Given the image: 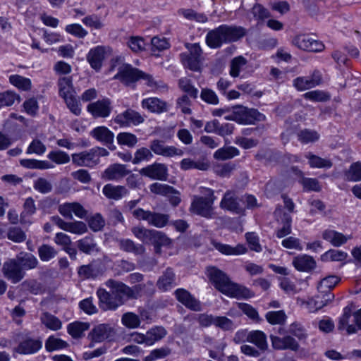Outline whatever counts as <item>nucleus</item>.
I'll use <instances>...</instances> for the list:
<instances>
[{
    "instance_id": "6",
    "label": "nucleus",
    "mask_w": 361,
    "mask_h": 361,
    "mask_svg": "<svg viewBox=\"0 0 361 361\" xmlns=\"http://www.w3.org/2000/svg\"><path fill=\"white\" fill-rule=\"evenodd\" d=\"M131 231L137 238L143 243L154 241L164 245L171 243V240L161 231L147 229L142 226H134Z\"/></svg>"
},
{
    "instance_id": "28",
    "label": "nucleus",
    "mask_w": 361,
    "mask_h": 361,
    "mask_svg": "<svg viewBox=\"0 0 361 361\" xmlns=\"http://www.w3.org/2000/svg\"><path fill=\"white\" fill-rule=\"evenodd\" d=\"M142 106L154 113L160 114L167 111L166 103L157 97H150L143 99Z\"/></svg>"
},
{
    "instance_id": "20",
    "label": "nucleus",
    "mask_w": 361,
    "mask_h": 361,
    "mask_svg": "<svg viewBox=\"0 0 361 361\" xmlns=\"http://www.w3.org/2000/svg\"><path fill=\"white\" fill-rule=\"evenodd\" d=\"M177 285L176 276L172 268L168 267L159 277L157 286L161 291H167Z\"/></svg>"
},
{
    "instance_id": "62",
    "label": "nucleus",
    "mask_w": 361,
    "mask_h": 361,
    "mask_svg": "<svg viewBox=\"0 0 361 361\" xmlns=\"http://www.w3.org/2000/svg\"><path fill=\"white\" fill-rule=\"evenodd\" d=\"M179 87L192 98H197L198 90L192 84L190 79L187 78H180L178 81Z\"/></svg>"
},
{
    "instance_id": "51",
    "label": "nucleus",
    "mask_w": 361,
    "mask_h": 361,
    "mask_svg": "<svg viewBox=\"0 0 361 361\" xmlns=\"http://www.w3.org/2000/svg\"><path fill=\"white\" fill-rule=\"evenodd\" d=\"M77 246L81 252L90 254L96 250L97 244L92 237L86 236L77 242Z\"/></svg>"
},
{
    "instance_id": "41",
    "label": "nucleus",
    "mask_w": 361,
    "mask_h": 361,
    "mask_svg": "<svg viewBox=\"0 0 361 361\" xmlns=\"http://www.w3.org/2000/svg\"><path fill=\"white\" fill-rule=\"evenodd\" d=\"M9 82L18 89L22 91H29L32 88V82L29 78L20 75H11L9 76Z\"/></svg>"
},
{
    "instance_id": "46",
    "label": "nucleus",
    "mask_w": 361,
    "mask_h": 361,
    "mask_svg": "<svg viewBox=\"0 0 361 361\" xmlns=\"http://www.w3.org/2000/svg\"><path fill=\"white\" fill-rule=\"evenodd\" d=\"M180 169L182 170L186 171L192 169H196L201 171H206L208 169L209 165L207 162L197 161H195L191 159H183L180 161Z\"/></svg>"
},
{
    "instance_id": "47",
    "label": "nucleus",
    "mask_w": 361,
    "mask_h": 361,
    "mask_svg": "<svg viewBox=\"0 0 361 361\" xmlns=\"http://www.w3.org/2000/svg\"><path fill=\"white\" fill-rule=\"evenodd\" d=\"M345 177L348 181H361V162L353 163L348 170L345 172Z\"/></svg>"
},
{
    "instance_id": "4",
    "label": "nucleus",
    "mask_w": 361,
    "mask_h": 361,
    "mask_svg": "<svg viewBox=\"0 0 361 361\" xmlns=\"http://www.w3.org/2000/svg\"><path fill=\"white\" fill-rule=\"evenodd\" d=\"M114 78L119 80L127 85L135 82L139 79H143L146 81L147 85L152 88L159 90L166 88V85L161 80L156 81L152 75L146 74L128 64L121 66Z\"/></svg>"
},
{
    "instance_id": "43",
    "label": "nucleus",
    "mask_w": 361,
    "mask_h": 361,
    "mask_svg": "<svg viewBox=\"0 0 361 361\" xmlns=\"http://www.w3.org/2000/svg\"><path fill=\"white\" fill-rule=\"evenodd\" d=\"M348 254L345 252L338 250H329L321 255L323 262H343L346 259Z\"/></svg>"
},
{
    "instance_id": "38",
    "label": "nucleus",
    "mask_w": 361,
    "mask_h": 361,
    "mask_svg": "<svg viewBox=\"0 0 361 361\" xmlns=\"http://www.w3.org/2000/svg\"><path fill=\"white\" fill-rule=\"evenodd\" d=\"M166 335V329L162 326H155L147 331L145 339L147 345H151L155 342L162 339Z\"/></svg>"
},
{
    "instance_id": "15",
    "label": "nucleus",
    "mask_w": 361,
    "mask_h": 361,
    "mask_svg": "<svg viewBox=\"0 0 361 361\" xmlns=\"http://www.w3.org/2000/svg\"><path fill=\"white\" fill-rule=\"evenodd\" d=\"M270 339L274 349L278 350H290L298 351L300 345L297 341L290 335L283 337L271 335Z\"/></svg>"
},
{
    "instance_id": "40",
    "label": "nucleus",
    "mask_w": 361,
    "mask_h": 361,
    "mask_svg": "<svg viewBox=\"0 0 361 361\" xmlns=\"http://www.w3.org/2000/svg\"><path fill=\"white\" fill-rule=\"evenodd\" d=\"M351 317L350 309L345 307L342 317L340 318L338 328L339 330H343L346 329L348 334H355L357 332V328L355 325L348 324L349 319Z\"/></svg>"
},
{
    "instance_id": "34",
    "label": "nucleus",
    "mask_w": 361,
    "mask_h": 361,
    "mask_svg": "<svg viewBox=\"0 0 361 361\" xmlns=\"http://www.w3.org/2000/svg\"><path fill=\"white\" fill-rule=\"evenodd\" d=\"M322 238L335 247H339L345 244L349 238L343 233L334 230L324 231L322 233Z\"/></svg>"
},
{
    "instance_id": "44",
    "label": "nucleus",
    "mask_w": 361,
    "mask_h": 361,
    "mask_svg": "<svg viewBox=\"0 0 361 361\" xmlns=\"http://www.w3.org/2000/svg\"><path fill=\"white\" fill-rule=\"evenodd\" d=\"M35 212L36 207L34 200L32 197L27 198L23 204V210L20 214V222L22 224H30V221L26 220V218L35 214Z\"/></svg>"
},
{
    "instance_id": "23",
    "label": "nucleus",
    "mask_w": 361,
    "mask_h": 361,
    "mask_svg": "<svg viewBox=\"0 0 361 361\" xmlns=\"http://www.w3.org/2000/svg\"><path fill=\"white\" fill-rule=\"evenodd\" d=\"M42 348V342L36 339H26L20 343L15 351L20 354L27 355L37 352Z\"/></svg>"
},
{
    "instance_id": "5",
    "label": "nucleus",
    "mask_w": 361,
    "mask_h": 361,
    "mask_svg": "<svg viewBox=\"0 0 361 361\" xmlns=\"http://www.w3.org/2000/svg\"><path fill=\"white\" fill-rule=\"evenodd\" d=\"M132 214L137 220L145 221L149 226L156 228H163L169 222V214L144 210L142 208L135 209Z\"/></svg>"
},
{
    "instance_id": "60",
    "label": "nucleus",
    "mask_w": 361,
    "mask_h": 361,
    "mask_svg": "<svg viewBox=\"0 0 361 361\" xmlns=\"http://www.w3.org/2000/svg\"><path fill=\"white\" fill-rule=\"evenodd\" d=\"M265 317L271 324H281L285 322L286 315L283 310L268 312Z\"/></svg>"
},
{
    "instance_id": "31",
    "label": "nucleus",
    "mask_w": 361,
    "mask_h": 361,
    "mask_svg": "<svg viewBox=\"0 0 361 361\" xmlns=\"http://www.w3.org/2000/svg\"><path fill=\"white\" fill-rule=\"evenodd\" d=\"M248 342L255 345L262 352L268 349L267 336L262 331L255 330L248 332Z\"/></svg>"
},
{
    "instance_id": "3",
    "label": "nucleus",
    "mask_w": 361,
    "mask_h": 361,
    "mask_svg": "<svg viewBox=\"0 0 361 361\" xmlns=\"http://www.w3.org/2000/svg\"><path fill=\"white\" fill-rule=\"evenodd\" d=\"M202 195H195L190 207V212L196 215L210 219L215 217L214 203L216 200L214 191L210 188H200Z\"/></svg>"
},
{
    "instance_id": "9",
    "label": "nucleus",
    "mask_w": 361,
    "mask_h": 361,
    "mask_svg": "<svg viewBox=\"0 0 361 361\" xmlns=\"http://www.w3.org/2000/svg\"><path fill=\"white\" fill-rule=\"evenodd\" d=\"M149 148L152 152L157 155H161L165 157H173L175 156H182L183 150L174 146L166 145L164 141L155 139L150 142Z\"/></svg>"
},
{
    "instance_id": "61",
    "label": "nucleus",
    "mask_w": 361,
    "mask_h": 361,
    "mask_svg": "<svg viewBox=\"0 0 361 361\" xmlns=\"http://www.w3.org/2000/svg\"><path fill=\"white\" fill-rule=\"evenodd\" d=\"M47 157L56 164H64L70 161L69 155L61 150L51 151L49 153Z\"/></svg>"
},
{
    "instance_id": "8",
    "label": "nucleus",
    "mask_w": 361,
    "mask_h": 361,
    "mask_svg": "<svg viewBox=\"0 0 361 361\" xmlns=\"http://www.w3.org/2000/svg\"><path fill=\"white\" fill-rule=\"evenodd\" d=\"M292 43L299 49L307 51L319 52L324 48L322 42L313 39L309 35H297L293 38Z\"/></svg>"
},
{
    "instance_id": "64",
    "label": "nucleus",
    "mask_w": 361,
    "mask_h": 361,
    "mask_svg": "<svg viewBox=\"0 0 361 361\" xmlns=\"http://www.w3.org/2000/svg\"><path fill=\"white\" fill-rule=\"evenodd\" d=\"M288 333L293 335L299 340H305L307 337V333L304 326L298 323H292L288 328Z\"/></svg>"
},
{
    "instance_id": "16",
    "label": "nucleus",
    "mask_w": 361,
    "mask_h": 361,
    "mask_svg": "<svg viewBox=\"0 0 361 361\" xmlns=\"http://www.w3.org/2000/svg\"><path fill=\"white\" fill-rule=\"evenodd\" d=\"M140 173L152 179L166 180L168 176V169L164 164L154 163L142 168Z\"/></svg>"
},
{
    "instance_id": "2",
    "label": "nucleus",
    "mask_w": 361,
    "mask_h": 361,
    "mask_svg": "<svg viewBox=\"0 0 361 361\" xmlns=\"http://www.w3.org/2000/svg\"><path fill=\"white\" fill-rule=\"evenodd\" d=\"M245 34V30L243 27L222 25L207 32L206 43L209 47L216 49L224 43L237 41Z\"/></svg>"
},
{
    "instance_id": "14",
    "label": "nucleus",
    "mask_w": 361,
    "mask_h": 361,
    "mask_svg": "<svg viewBox=\"0 0 361 361\" xmlns=\"http://www.w3.org/2000/svg\"><path fill=\"white\" fill-rule=\"evenodd\" d=\"M97 295L99 307L104 311H114L121 306L111 290L108 292L104 288H99L97 290Z\"/></svg>"
},
{
    "instance_id": "39",
    "label": "nucleus",
    "mask_w": 361,
    "mask_h": 361,
    "mask_svg": "<svg viewBox=\"0 0 361 361\" xmlns=\"http://www.w3.org/2000/svg\"><path fill=\"white\" fill-rule=\"evenodd\" d=\"M90 327V324L85 322H75L68 325V333L74 338H78L83 336L84 332Z\"/></svg>"
},
{
    "instance_id": "13",
    "label": "nucleus",
    "mask_w": 361,
    "mask_h": 361,
    "mask_svg": "<svg viewBox=\"0 0 361 361\" xmlns=\"http://www.w3.org/2000/svg\"><path fill=\"white\" fill-rule=\"evenodd\" d=\"M4 276L13 283L19 282L25 276V273L16 259H9L4 262L2 268Z\"/></svg>"
},
{
    "instance_id": "1",
    "label": "nucleus",
    "mask_w": 361,
    "mask_h": 361,
    "mask_svg": "<svg viewBox=\"0 0 361 361\" xmlns=\"http://www.w3.org/2000/svg\"><path fill=\"white\" fill-rule=\"evenodd\" d=\"M208 272L214 287L222 293L237 299H246L253 296V293L248 288L233 283L221 270L212 267Z\"/></svg>"
},
{
    "instance_id": "42",
    "label": "nucleus",
    "mask_w": 361,
    "mask_h": 361,
    "mask_svg": "<svg viewBox=\"0 0 361 361\" xmlns=\"http://www.w3.org/2000/svg\"><path fill=\"white\" fill-rule=\"evenodd\" d=\"M305 157L309 159V164L312 168L329 169L333 165L330 159H323L320 157L312 154L310 152L305 154Z\"/></svg>"
},
{
    "instance_id": "55",
    "label": "nucleus",
    "mask_w": 361,
    "mask_h": 361,
    "mask_svg": "<svg viewBox=\"0 0 361 361\" xmlns=\"http://www.w3.org/2000/svg\"><path fill=\"white\" fill-rule=\"evenodd\" d=\"M20 97L13 91L7 90L0 92V109L12 106Z\"/></svg>"
},
{
    "instance_id": "54",
    "label": "nucleus",
    "mask_w": 361,
    "mask_h": 361,
    "mask_svg": "<svg viewBox=\"0 0 361 361\" xmlns=\"http://www.w3.org/2000/svg\"><path fill=\"white\" fill-rule=\"evenodd\" d=\"M153 154L149 149L147 147H140L137 149L135 154L133 160V164H138L142 161H148L153 158Z\"/></svg>"
},
{
    "instance_id": "59",
    "label": "nucleus",
    "mask_w": 361,
    "mask_h": 361,
    "mask_svg": "<svg viewBox=\"0 0 361 361\" xmlns=\"http://www.w3.org/2000/svg\"><path fill=\"white\" fill-rule=\"evenodd\" d=\"M150 191L152 193L167 196L174 192V188L169 185L159 183H154L149 186Z\"/></svg>"
},
{
    "instance_id": "48",
    "label": "nucleus",
    "mask_w": 361,
    "mask_h": 361,
    "mask_svg": "<svg viewBox=\"0 0 361 361\" xmlns=\"http://www.w3.org/2000/svg\"><path fill=\"white\" fill-rule=\"evenodd\" d=\"M57 254V250L48 244H42L38 247V255L42 262H48L54 259Z\"/></svg>"
},
{
    "instance_id": "11",
    "label": "nucleus",
    "mask_w": 361,
    "mask_h": 361,
    "mask_svg": "<svg viewBox=\"0 0 361 361\" xmlns=\"http://www.w3.org/2000/svg\"><path fill=\"white\" fill-rule=\"evenodd\" d=\"M87 109L94 118H106L112 110L111 102L109 98H103L90 103Z\"/></svg>"
},
{
    "instance_id": "26",
    "label": "nucleus",
    "mask_w": 361,
    "mask_h": 361,
    "mask_svg": "<svg viewBox=\"0 0 361 361\" xmlns=\"http://www.w3.org/2000/svg\"><path fill=\"white\" fill-rule=\"evenodd\" d=\"M104 54V47L99 46L92 49L89 51L87 59L92 68L96 71H99L101 68Z\"/></svg>"
},
{
    "instance_id": "12",
    "label": "nucleus",
    "mask_w": 361,
    "mask_h": 361,
    "mask_svg": "<svg viewBox=\"0 0 361 361\" xmlns=\"http://www.w3.org/2000/svg\"><path fill=\"white\" fill-rule=\"evenodd\" d=\"M51 221L61 229L72 233L80 235L87 231L86 224L82 221L66 222L59 216H51Z\"/></svg>"
},
{
    "instance_id": "17",
    "label": "nucleus",
    "mask_w": 361,
    "mask_h": 361,
    "mask_svg": "<svg viewBox=\"0 0 361 361\" xmlns=\"http://www.w3.org/2000/svg\"><path fill=\"white\" fill-rule=\"evenodd\" d=\"M126 165L113 164L109 166L102 174V178L106 180H118L130 173Z\"/></svg>"
},
{
    "instance_id": "10",
    "label": "nucleus",
    "mask_w": 361,
    "mask_h": 361,
    "mask_svg": "<svg viewBox=\"0 0 361 361\" xmlns=\"http://www.w3.org/2000/svg\"><path fill=\"white\" fill-rule=\"evenodd\" d=\"M145 121L140 113L133 109H128L125 111L118 114L114 119L115 123L121 127H129L130 126H137Z\"/></svg>"
},
{
    "instance_id": "45",
    "label": "nucleus",
    "mask_w": 361,
    "mask_h": 361,
    "mask_svg": "<svg viewBox=\"0 0 361 361\" xmlns=\"http://www.w3.org/2000/svg\"><path fill=\"white\" fill-rule=\"evenodd\" d=\"M281 222L283 224L282 227L276 231V235L279 238L287 236L292 231V218L290 214L284 213L281 219Z\"/></svg>"
},
{
    "instance_id": "36",
    "label": "nucleus",
    "mask_w": 361,
    "mask_h": 361,
    "mask_svg": "<svg viewBox=\"0 0 361 361\" xmlns=\"http://www.w3.org/2000/svg\"><path fill=\"white\" fill-rule=\"evenodd\" d=\"M120 248L127 252H133L136 255H141L145 253V248L141 244H135L130 239H121L119 240Z\"/></svg>"
},
{
    "instance_id": "19",
    "label": "nucleus",
    "mask_w": 361,
    "mask_h": 361,
    "mask_svg": "<svg viewBox=\"0 0 361 361\" xmlns=\"http://www.w3.org/2000/svg\"><path fill=\"white\" fill-rule=\"evenodd\" d=\"M219 206L222 209L229 211L236 214L243 212V209L238 201L237 196L233 192L230 190L224 194Z\"/></svg>"
},
{
    "instance_id": "56",
    "label": "nucleus",
    "mask_w": 361,
    "mask_h": 361,
    "mask_svg": "<svg viewBox=\"0 0 361 361\" xmlns=\"http://www.w3.org/2000/svg\"><path fill=\"white\" fill-rule=\"evenodd\" d=\"M178 13L188 20H195L198 23H205L207 21V17L204 13H197L192 9L182 8L178 10Z\"/></svg>"
},
{
    "instance_id": "57",
    "label": "nucleus",
    "mask_w": 361,
    "mask_h": 361,
    "mask_svg": "<svg viewBox=\"0 0 361 361\" xmlns=\"http://www.w3.org/2000/svg\"><path fill=\"white\" fill-rule=\"evenodd\" d=\"M247 63V60L243 56L235 57L231 62L230 75L233 77L239 76L240 71Z\"/></svg>"
},
{
    "instance_id": "18",
    "label": "nucleus",
    "mask_w": 361,
    "mask_h": 361,
    "mask_svg": "<svg viewBox=\"0 0 361 361\" xmlns=\"http://www.w3.org/2000/svg\"><path fill=\"white\" fill-rule=\"evenodd\" d=\"M92 148L80 153L72 154V161L78 166L93 167L97 164V157Z\"/></svg>"
},
{
    "instance_id": "27",
    "label": "nucleus",
    "mask_w": 361,
    "mask_h": 361,
    "mask_svg": "<svg viewBox=\"0 0 361 361\" xmlns=\"http://www.w3.org/2000/svg\"><path fill=\"white\" fill-rule=\"evenodd\" d=\"M213 245L216 250L226 255H240L247 251L246 247L243 244H238L235 247L221 243H214Z\"/></svg>"
},
{
    "instance_id": "63",
    "label": "nucleus",
    "mask_w": 361,
    "mask_h": 361,
    "mask_svg": "<svg viewBox=\"0 0 361 361\" xmlns=\"http://www.w3.org/2000/svg\"><path fill=\"white\" fill-rule=\"evenodd\" d=\"M298 140L302 143H309L317 141L319 135L315 130L305 129L298 133Z\"/></svg>"
},
{
    "instance_id": "52",
    "label": "nucleus",
    "mask_w": 361,
    "mask_h": 361,
    "mask_svg": "<svg viewBox=\"0 0 361 361\" xmlns=\"http://www.w3.org/2000/svg\"><path fill=\"white\" fill-rule=\"evenodd\" d=\"M238 154V149L234 147H222L215 152L214 157L219 160H226L231 159Z\"/></svg>"
},
{
    "instance_id": "49",
    "label": "nucleus",
    "mask_w": 361,
    "mask_h": 361,
    "mask_svg": "<svg viewBox=\"0 0 361 361\" xmlns=\"http://www.w3.org/2000/svg\"><path fill=\"white\" fill-rule=\"evenodd\" d=\"M41 322L47 328L56 331L61 328V322L55 316L44 312L41 317Z\"/></svg>"
},
{
    "instance_id": "24",
    "label": "nucleus",
    "mask_w": 361,
    "mask_h": 361,
    "mask_svg": "<svg viewBox=\"0 0 361 361\" xmlns=\"http://www.w3.org/2000/svg\"><path fill=\"white\" fill-rule=\"evenodd\" d=\"M334 294L317 295L315 298H311L307 302V308L310 312H316L334 300Z\"/></svg>"
},
{
    "instance_id": "50",
    "label": "nucleus",
    "mask_w": 361,
    "mask_h": 361,
    "mask_svg": "<svg viewBox=\"0 0 361 361\" xmlns=\"http://www.w3.org/2000/svg\"><path fill=\"white\" fill-rule=\"evenodd\" d=\"M116 139L119 145H126L130 148L134 147L138 142L135 135L128 132L118 133Z\"/></svg>"
},
{
    "instance_id": "53",
    "label": "nucleus",
    "mask_w": 361,
    "mask_h": 361,
    "mask_svg": "<svg viewBox=\"0 0 361 361\" xmlns=\"http://www.w3.org/2000/svg\"><path fill=\"white\" fill-rule=\"evenodd\" d=\"M121 322L125 326L129 329H135L139 327L141 322L139 316L130 312L123 314Z\"/></svg>"
},
{
    "instance_id": "35",
    "label": "nucleus",
    "mask_w": 361,
    "mask_h": 361,
    "mask_svg": "<svg viewBox=\"0 0 361 361\" xmlns=\"http://www.w3.org/2000/svg\"><path fill=\"white\" fill-rule=\"evenodd\" d=\"M59 94L64 98L68 96L75 94L73 85L72 77H61L58 80Z\"/></svg>"
},
{
    "instance_id": "58",
    "label": "nucleus",
    "mask_w": 361,
    "mask_h": 361,
    "mask_svg": "<svg viewBox=\"0 0 361 361\" xmlns=\"http://www.w3.org/2000/svg\"><path fill=\"white\" fill-rule=\"evenodd\" d=\"M67 346L68 343L66 341L54 336H49L45 343V348L49 352L63 349Z\"/></svg>"
},
{
    "instance_id": "22",
    "label": "nucleus",
    "mask_w": 361,
    "mask_h": 361,
    "mask_svg": "<svg viewBox=\"0 0 361 361\" xmlns=\"http://www.w3.org/2000/svg\"><path fill=\"white\" fill-rule=\"evenodd\" d=\"M293 265L298 271L309 272L315 269L317 263L312 257L300 255L293 258Z\"/></svg>"
},
{
    "instance_id": "33",
    "label": "nucleus",
    "mask_w": 361,
    "mask_h": 361,
    "mask_svg": "<svg viewBox=\"0 0 361 361\" xmlns=\"http://www.w3.org/2000/svg\"><path fill=\"white\" fill-rule=\"evenodd\" d=\"M153 288L154 283L150 281L130 287V299L135 300L144 295H150L153 293Z\"/></svg>"
},
{
    "instance_id": "32",
    "label": "nucleus",
    "mask_w": 361,
    "mask_h": 361,
    "mask_svg": "<svg viewBox=\"0 0 361 361\" xmlns=\"http://www.w3.org/2000/svg\"><path fill=\"white\" fill-rule=\"evenodd\" d=\"M90 135L97 140L106 145L112 144L114 138V133L105 126H99L94 128Z\"/></svg>"
},
{
    "instance_id": "30",
    "label": "nucleus",
    "mask_w": 361,
    "mask_h": 361,
    "mask_svg": "<svg viewBox=\"0 0 361 361\" xmlns=\"http://www.w3.org/2000/svg\"><path fill=\"white\" fill-rule=\"evenodd\" d=\"M102 192L107 198L118 200L127 195L128 190L124 186L109 183L104 186Z\"/></svg>"
},
{
    "instance_id": "21",
    "label": "nucleus",
    "mask_w": 361,
    "mask_h": 361,
    "mask_svg": "<svg viewBox=\"0 0 361 361\" xmlns=\"http://www.w3.org/2000/svg\"><path fill=\"white\" fill-rule=\"evenodd\" d=\"M176 299L185 305L187 308L193 311H200V303L188 290L183 288H178L175 291Z\"/></svg>"
},
{
    "instance_id": "7",
    "label": "nucleus",
    "mask_w": 361,
    "mask_h": 361,
    "mask_svg": "<svg viewBox=\"0 0 361 361\" xmlns=\"http://www.w3.org/2000/svg\"><path fill=\"white\" fill-rule=\"evenodd\" d=\"M105 285L113 293L114 298L121 306L130 299V286L124 283L114 279H109L105 282Z\"/></svg>"
},
{
    "instance_id": "25",
    "label": "nucleus",
    "mask_w": 361,
    "mask_h": 361,
    "mask_svg": "<svg viewBox=\"0 0 361 361\" xmlns=\"http://www.w3.org/2000/svg\"><path fill=\"white\" fill-rule=\"evenodd\" d=\"M112 329L107 324H99L95 326L89 334L90 340L97 343H101L111 336Z\"/></svg>"
},
{
    "instance_id": "37",
    "label": "nucleus",
    "mask_w": 361,
    "mask_h": 361,
    "mask_svg": "<svg viewBox=\"0 0 361 361\" xmlns=\"http://www.w3.org/2000/svg\"><path fill=\"white\" fill-rule=\"evenodd\" d=\"M17 260L22 269H34L37 267L39 263L37 259L30 253H20V255L17 256Z\"/></svg>"
},
{
    "instance_id": "29",
    "label": "nucleus",
    "mask_w": 361,
    "mask_h": 361,
    "mask_svg": "<svg viewBox=\"0 0 361 361\" xmlns=\"http://www.w3.org/2000/svg\"><path fill=\"white\" fill-rule=\"evenodd\" d=\"M341 281V278L336 275H329L321 279L317 289L321 295L332 293L331 291Z\"/></svg>"
}]
</instances>
